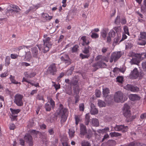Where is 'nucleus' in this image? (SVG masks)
<instances>
[{"label": "nucleus", "instance_id": "obj_1", "mask_svg": "<svg viewBox=\"0 0 146 146\" xmlns=\"http://www.w3.org/2000/svg\"><path fill=\"white\" fill-rule=\"evenodd\" d=\"M50 38L49 37H47L46 38L43 39V44L38 45L37 47L40 50H42L44 51V53H45L49 50V49L51 47V44L50 43Z\"/></svg>", "mask_w": 146, "mask_h": 146}, {"label": "nucleus", "instance_id": "obj_2", "mask_svg": "<svg viewBox=\"0 0 146 146\" xmlns=\"http://www.w3.org/2000/svg\"><path fill=\"white\" fill-rule=\"evenodd\" d=\"M60 111L58 112V115L60 117L61 123L62 124L67 119V109L63 107V106L60 104Z\"/></svg>", "mask_w": 146, "mask_h": 146}, {"label": "nucleus", "instance_id": "obj_3", "mask_svg": "<svg viewBox=\"0 0 146 146\" xmlns=\"http://www.w3.org/2000/svg\"><path fill=\"white\" fill-rule=\"evenodd\" d=\"M23 96L22 95L19 94H16L15 96L14 102L18 106H22L23 104Z\"/></svg>", "mask_w": 146, "mask_h": 146}, {"label": "nucleus", "instance_id": "obj_4", "mask_svg": "<svg viewBox=\"0 0 146 146\" xmlns=\"http://www.w3.org/2000/svg\"><path fill=\"white\" fill-rule=\"evenodd\" d=\"M123 94L122 92L118 91L115 94L114 96V101L117 102H122L123 101Z\"/></svg>", "mask_w": 146, "mask_h": 146}, {"label": "nucleus", "instance_id": "obj_5", "mask_svg": "<svg viewBox=\"0 0 146 146\" xmlns=\"http://www.w3.org/2000/svg\"><path fill=\"white\" fill-rule=\"evenodd\" d=\"M114 129L116 131H121L122 132L125 133L127 131L129 127L128 126H125L124 125H116Z\"/></svg>", "mask_w": 146, "mask_h": 146}, {"label": "nucleus", "instance_id": "obj_6", "mask_svg": "<svg viewBox=\"0 0 146 146\" xmlns=\"http://www.w3.org/2000/svg\"><path fill=\"white\" fill-rule=\"evenodd\" d=\"M121 56L120 52H113L111 55V58L110 61L111 63L113 62V60L115 62H116Z\"/></svg>", "mask_w": 146, "mask_h": 146}, {"label": "nucleus", "instance_id": "obj_7", "mask_svg": "<svg viewBox=\"0 0 146 146\" xmlns=\"http://www.w3.org/2000/svg\"><path fill=\"white\" fill-rule=\"evenodd\" d=\"M130 107L127 104H125L123 106V114L126 118L128 117L130 114Z\"/></svg>", "mask_w": 146, "mask_h": 146}, {"label": "nucleus", "instance_id": "obj_8", "mask_svg": "<svg viewBox=\"0 0 146 146\" xmlns=\"http://www.w3.org/2000/svg\"><path fill=\"white\" fill-rule=\"evenodd\" d=\"M61 58L62 61L67 66L71 64V62L68 55L65 54H61Z\"/></svg>", "mask_w": 146, "mask_h": 146}, {"label": "nucleus", "instance_id": "obj_9", "mask_svg": "<svg viewBox=\"0 0 146 146\" xmlns=\"http://www.w3.org/2000/svg\"><path fill=\"white\" fill-rule=\"evenodd\" d=\"M124 88L128 90L134 92H137L139 90L138 87L131 84H127L125 87Z\"/></svg>", "mask_w": 146, "mask_h": 146}, {"label": "nucleus", "instance_id": "obj_10", "mask_svg": "<svg viewBox=\"0 0 146 146\" xmlns=\"http://www.w3.org/2000/svg\"><path fill=\"white\" fill-rule=\"evenodd\" d=\"M57 71L56 66L55 64L50 65L47 70L48 73L52 75H54Z\"/></svg>", "mask_w": 146, "mask_h": 146}, {"label": "nucleus", "instance_id": "obj_11", "mask_svg": "<svg viewBox=\"0 0 146 146\" xmlns=\"http://www.w3.org/2000/svg\"><path fill=\"white\" fill-rule=\"evenodd\" d=\"M25 141L27 143L29 146L33 145V139L31 136L29 134L26 135L24 137Z\"/></svg>", "mask_w": 146, "mask_h": 146}, {"label": "nucleus", "instance_id": "obj_12", "mask_svg": "<svg viewBox=\"0 0 146 146\" xmlns=\"http://www.w3.org/2000/svg\"><path fill=\"white\" fill-rule=\"evenodd\" d=\"M54 106V102L51 99L49 102L46 104L45 105V108L46 111H49L51 110V107L53 108Z\"/></svg>", "mask_w": 146, "mask_h": 146}, {"label": "nucleus", "instance_id": "obj_13", "mask_svg": "<svg viewBox=\"0 0 146 146\" xmlns=\"http://www.w3.org/2000/svg\"><path fill=\"white\" fill-rule=\"evenodd\" d=\"M38 47H34L31 48V51L33 57L36 58H38L39 60L40 57L38 56Z\"/></svg>", "mask_w": 146, "mask_h": 146}, {"label": "nucleus", "instance_id": "obj_14", "mask_svg": "<svg viewBox=\"0 0 146 146\" xmlns=\"http://www.w3.org/2000/svg\"><path fill=\"white\" fill-rule=\"evenodd\" d=\"M116 144V141L113 140H109L107 143L102 144L101 146H115Z\"/></svg>", "mask_w": 146, "mask_h": 146}, {"label": "nucleus", "instance_id": "obj_15", "mask_svg": "<svg viewBox=\"0 0 146 146\" xmlns=\"http://www.w3.org/2000/svg\"><path fill=\"white\" fill-rule=\"evenodd\" d=\"M129 97L131 100L133 101L139 100L141 98L139 96L136 94H131Z\"/></svg>", "mask_w": 146, "mask_h": 146}, {"label": "nucleus", "instance_id": "obj_16", "mask_svg": "<svg viewBox=\"0 0 146 146\" xmlns=\"http://www.w3.org/2000/svg\"><path fill=\"white\" fill-rule=\"evenodd\" d=\"M11 7L13 8V9L8 10L7 12L9 13H12L13 12L18 13L21 10L19 7L17 6L12 5V6H11Z\"/></svg>", "mask_w": 146, "mask_h": 146}, {"label": "nucleus", "instance_id": "obj_17", "mask_svg": "<svg viewBox=\"0 0 146 146\" xmlns=\"http://www.w3.org/2000/svg\"><path fill=\"white\" fill-rule=\"evenodd\" d=\"M91 110L90 113L92 115H95L98 113V111L97 109L96 108L94 105L91 103L90 105Z\"/></svg>", "mask_w": 146, "mask_h": 146}, {"label": "nucleus", "instance_id": "obj_18", "mask_svg": "<svg viewBox=\"0 0 146 146\" xmlns=\"http://www.w3.org/2000/svg\"><path fill=\"white\" fill-rule=\"evenodd\" d=\"M80 134L84 135L87 133V129L86 126L83 124H81L80 127Z\"/></svg>", "mask_w": 146, "mask_h": 146}, {"label": "nucleus", "instance_id": "obj_19", "mask_svg": "<svg viewBox=\"0 0 146 146\" xmlns=\"http://www.w3.org/2000/svg\"><path fill=\"white\" fill-rule=\"evenodd\" d=\"M90 124L93 126L98 127L99 125V122L97 119L93 118L92 119Z\"/></svg>", "mask_w": 146, "mask_h": 146}, {"label": "nucleus", "instance_id": "obj_20", "mask_svg": "<svg viewBox=\"0 0 146 146\" xmlns=\"http://www.w3.org/2000/svg\"><path fill=\"white\" fill-rule=\"evenodd\" d=\"M130 75L134 78H136L138 77L139 76V73L138 72L137 69L136 68H135L131 72Z\"/></svg>", "mask_w": 146, "mask_h": 146}, {"label": "nucleus", "instance_id": "obj_21", "mask_svg": "<svg viewBox=\"0 0 146 146\" xmlns=\"http://www.w3.org/2000/svg\"><path fill=\"white\" fill-rule=\"evenodd\" d=\"M102 61L101 60L93 64V66L95 67L94 70V71H96L99 68H102Z\"/></svg>", "mask_w": 146, "mask_h": 146}, {"label": "nucleus", "instance_id": "obj_22", "mask_svg": "<svg viewBox=\"0 0 146 146\" xmlns=\"http://www.w3.org/2000/svg\"><path fill=\"white\" fill-rule=\"evenodd\" d=\"M133 64L137 65H139V64L140 62V61L139 58L137 57L136 56H135L133 57V58L131 60Z\"/></svg>", "mask_w": 146, "mask_h": 146}, {"label": "nucleus", "instance_id": "obj_23", "mask_svg": "<svg viewBox=\"0 0 146 146\" xmlns=\"http://www.w3.org/2000/svg\"><path fill=\"white\" fill-rule=\"evenodd\" d=\"M90 116L89 113H88L85 115L84 123L86 125H88L89 124Z\"/></svg>", "mask_w": 146, "mask_h": 146}, {"label": "nucleus", "instance_id": "obj_24", "mask_svg": "<svg viewBox=\"0 0 146 146\" xmlns=\"http://www.w3.org/2000/svg\"><path fill=\"white\" fill-rule=\"evenodd\" d=\"M81 39L83 41V43L82 44V45L84 46L85 45H88L90 43L89 41L87 39L86 36H83L81 38Z\"/></svg>", "mask_w": 146, "mask_h": 146}, {"label": "nucleus", "instance_id": "obj_25", "mask_svg": "<svg viewBox=\"0 0 146 146\" xmlns=\"http://www.w3.org/2000/svg\"><path fill=\"white\" fill-rule=\"evenodd\" d=\"M24 75L27 78H31L32 77H34L36 75L35 72H33L31 73H28V72H26L24 73Z\"/></svg>", "mask_w": 146, "mask_h": 146}, {"label": "nucleus", "instance_id": "obj_26", "mask_svg": "<svg viewBox=\"0 0 146 146\" xmlns=\"http://www.w3.org/2000/svg\"><path fill=\"white\" fill-rule=\"evenodd\" d=\"M105 100L108 104H111L113 100V98L110 96H107L105 97Z\"/></svg>", "mask_w": 146, "mask_h": 146}, {"label": "nucleus", "instance_id": "obj_27", "mask_svg": "<svg viewBox=\"0 0 146 146\" xmlns=\"http://www.w3.org/2000/svg\"><path fill=\"white\" fill-rule=\"evenodd\" d=\"M76 78H74L70 82L69 85L71 86L76 85L77 84L78 81L75 80Z\"/></svg>", "mask_w": 146, "mask_h": 146}, {"label": "nucleus", "instance_id": "obj_28", "mask_svg": "<svg viewBox=\"0 0 146 146\" xmlns=\"http://www.w3.org/2000/svg\"><path fill=\"white\" fill-rule=\"evenodd\" d=\"M92 50V48L89 46L86 47L83 51V52L85 54H90V50Z\"/></svg>", "mask_w": 146, "mask_h": 146}, {"label": "nucleus", "instance_id": "obj_29", "mask_svg": "<svg viewBox=\"0 0 146 146\" xmlns=\"http://www.w3.org/2000/svg\"><path fill=\"white\" fill-rule=\"evenodd\" d=\"M25 57L26 60L28 61H29L30 60L32 57L30 52L28 51L26 52Z\"/></svg>", "mask_w": 146, "mask_h": 146}, {"label": "nucleus", "instance_id": "obj_30", "mask_svg": "<svg viewBox=\"0 0 146 146\" xmlns=\"http://www.w3.org/2000/svg\"><path fill=\"white\" fill-rule=\"evenodd\" d=\"M110 135L111 137H117L118 136H121L122 135L121 133L115 132H113L110 133Z\"/></svg>", "mask_w": 146, "mask_h": 146}, {"label": "nucleus", "instance_id": "obj_31", "mask_svg": "<svg viewBox=\"0 0 146 146\" xmlns=\"http://www.w3.org/2000/svg\"><path fill=\"white\" fill-rule=\"evenodd\" d=\"M138 40L137 44L139 45L144 46L146 44V40H143L140 38H139Z\"/></svg>", "mask_w": 146, "mask_h": 146}, {"label": "nucleus", "instance_id": "obj_32", "mask_svg": "<svg viewBox=\"0 0 146 146\" xmlns=\"http://www.w3.org/2000/svg\"><path fill=\"white\" fill-rule=\"evenodd\" d=\"M87 134L86 135V138L89 139L92 136V133L91 129L88 130V132L86 133Z\"/></svg>", "mask_w": 146, "mask_h": 146}, {"label": "nucleus", "instance_id": "obj_33", "mask_svg": "<svg viewBox=\"0 0 146 146\" xmlns=\"http://www.w3.org/2000/svg\"><path fill=\"white\" fill-rule=\"evenodd\" d=\"M109 93V90L108 88H105L103 89V93L104 97H106L108 95V94Z\"/></svg>", "mask_w": 146, "mask_h": 146}, {"label": "nucleus", "instance_id": "obj_34", "mask_svg": "<svg viewBox=\"0 0 146 146\" xmlns=\"http://www.w3.org/2000/svg\"><path fill=\"white\" fill-rule=\"evenodd\" d=\"M10 110L12 115H13L17 114L21 111L19 109L14 110L11 108H10Z\"/></svg>", "mask_w": 146, "mask_h": 146}, {"label": "nucleus", "instance_id": "obj_35", "mask_svg": "<svg viewBox=\"0 0 146 146\" xmlns=\"http://www.w3.org/2000/svg\"><path fill=\"white\" fill-rule=\"evenodd\" d=\"M81 146H91V144L89 142L84 140L81 142Z\"/></svg>", "mask_w": 146, "mask_h": 146}, {"label": "nucleus", "instance_id": "obj_36", "mask_svg": "<svg viewBox=\"0 0 146 146\" xmlns=\"http://www.w3.org/2000/svg\"><path fill=\"white\" fill-rule=\"evenodd\" d=\"M98 106L100 107H105L106 106V103L101 100H99L98 103Z\"/></svg>", "mask_w": 146, "mask_h": 146}, {"label": "nucleus", "instance_id": "obj_37", "mask_svg": "<svg viewBox=\"0 0 146 146\" xmlns=\"http://www.w3.org/2000/svg\"><path fill=\"white\" fill-rule=\"evenodd\" d=\"M120 17L119 16H117V17L115 18L114 23L115 24L117 25H119L120 23Z\"/></svg>", "mask_w": 146, "mask_h": 146}, {"label": "nucleus", "instance_id": "obj_38", "mask_svg": "<svg viewBox=\"0 0 146 146\" xmlns=\"http://www.w3.org/2000/svg\"><path fill=\"white\" fill-rule=\"evenodd\" d=\"M140 35L141 38L146 39V32H141Z\"/></svg>", "mask_w": 146, "mask_h": 146}, {"label": "nucleus", "instance_id": "obj_39", "mask_svg": "<svg viewBox=\"0 0 146 146\" xmlns=\"http://www.w3.org/2000/svg\"><path fill=\"white\" fill-rule=\"evenodd\" d=\"M15 77L14 76H13L12 75H11L10 79L11 80V82L13 83L14 84H17L18 83V82H17L15 79Z\"/></svg>", "mask_w": 146, "mask_h": 146}, {"label": "nucleus", "instance_id": "obj_40", "mask_svg": "<svg viewBox=\"0 0 146 146\" xmlns=\"http://www.w3.org/2000/svg\"><path fill=\"white\" fill-rule=\"evenodd\" d=\"M116 79L117 81L120 83H122L123 81V78L122 76H118Z\"/></svg>", "mask_w": 146, "mask_h": 146}, {"label": "nucleus", "instance_id": "obj_41", "mask_svg": "<svg viewBox=\"0 0 146 146\" xmlns=\"http://www.w3.org/2000/svg\"><path fill=\"white\" fill-rule=\"evenodd\" d=\"M109 35L112 38H114L115 36V33L113 30H111L109 33Z\"/></svg>", "mask_w": 146, "mask_h": 146}, {"label": "nucleus", "instance_id": "obj_42", "mask_svg": "<svg viewBox=\"0 0 146 146\" xmlns=\"http://www.w3.org/2000/svg\"><path fill=\"white\" fill-rule=\"evenodd\" d=\"M10 58L9 56H7L6 58L5 61V65L6 66H8L10 64Z\"/></svg>", "mask_w": 146, "mask_h": 146}, {"label": "nucleus", "instance_id": "obj_43", "mask_svg": "<svg viewBox=\"0 0 146 146\" xmlns=\"http://www.w3.org/2000/svg\"><path fill=\"white\" fill-rule=\"evenodd\" d=\"M113 72H120L123 73L124 71L123 70H122L121 69H120L118 68L115 67L114 68Z\"/></svg>", "mask_w": 146, "mask_h": 146}, {"label": "nucleus", "instance_id": "obj_44", "mask_svg": "<svg viewBox=\"0 0 146 146\" xmlns=\"http://www.w3.org/2000/svg\"><path fill=\"white\" fill-rule=\"evenodd\" d=\"M121 38V36H117L116 37L114 38V39L113 42L117 44L118 43L120 39Z\"/></svg>", "mask_w": 146, "mask_h": 146}, {"label": "nucleus", "instance_id": "obj_45", "mask_svg": "<svg viewBox=\"0 0 146 146\" xmlns=\"http://www.w3.org/2000/svg\"><path fill=\"white\" fill-rule=\"evenodd\" d=\"M136 117V115L131 116V114L129 115V116L128 117H127V118L128 119V121H131L133 119H135Z\"/></svg>", "mask_w": 146, "mask_h": 146}, {"label": "nucleus", "instance_id": "obj_46", "mask_svg": "<svg viewBox=\"0 0 146 146\" xmlns=\"http://www.w3.org/2000/svg\"><path fill=\"white\" fill-rule=\"evenodd\" d=\"M101 36L104 39H106V36L107 33L106 30H103L101 32Z\"/></svg>", "mask_w": 146, "mask_h": 146}, {"label": "nucleus", "instance_id": "obj_47", "mask_svg": "<svg viewBox=\"0 0 146 146\" xmlns=\"http://www.w3.org/2000/svg\"><path fill=\"white\" fill-rule=\"evenodd\" d=\"M133 46V44L131 42H128L126 44L125 48L126 49L130 48Z\"/></svg>", "mask_w": 146, "mask_h": 146}, {"label": "nucleus", "instance_id": "obj_48", "mask_svg": "<svg viewBox=\"0 0 146 146\" xmlns=\"http://www.w3.org/2000/svg\"><path fill=\"white\" fill-rule=\"evenodd\" d=\"M36 99L38 100H43V102L44 101V100L43 98V96L41 95L40 94H39L37 95V96Z\"/></svg>", "mask_w": 146, "mask_h": 146}, {"label": "nucleus", "instance_id": "obj_49", "mask_svg": "<svg viewBox=\"0 0 146 146\" xmlns=\"http://www.w3.org/2000/svg\"><path fill=\"white\" fill-rule=\"evenodd\" d=\"M86 55H84L82 54H81L80 55V56L82 59L88 58L90 56V54H86Z\"/></svg>", "mask_w": 146, "mask_h": 146}, {"label": "nucleus", "instance_id": "obj_50", "mask_svg": "<svg viewBox=\"0 0 146 146\" xmlns=\"http://www.w3.org/2000/svg\"><path fill=\"white\" fill-rule=\"evenodd\" d=\"M113 29L117 33L121 32V28L120 27H115L113 28Z\"/></svg>", "mask_w": 146, "mask_h": 146}, {"label": "nucleus", "instance_id": "obj_51", "mask_svg": "<svg viewBox=\"0 0 146 146\" xmlns=\"http://www.w3.org/2000/svg\"><path fill=\"white\" fill-rule=\"evenodd\" d=\"M79 110L80 111H83L84 109V105L83 103H81L79 105Z\"/></svg>", "mask_w": 146, "mask_h": 146}, {"label": "nucleus", "instance_id": "obj_52", "mask_svg": "<svg viewBox=\"0 0 146 146\" xmlns=\"http://www.w3.org/2000/svg\"><path fill=\"white\" fill-rule=\"evenodd\" d=\"M91 36L92 38H98L99 35L98 34L94 33H92L91 35Z\"/></svg>", "mask_w": 146, "mask_h": 146}, {"label": "nucleus", "instance_id": "obj_53", "mask_svg": "<svg viewBox=\"0 0 146 146\" xmlns=\"http://www.w3.org/2000/svg\"><path fill=\"white\" fill-rule=\"evenodd\" d=\"M38 7V5H33L32 7H30V9H29L28 10L27 12L28 13L31 10H33L35 8L37 9Z\"/></svg>", "mask_w": 146, "mask_h": 146}, {"label": "nucleus", "instance_id": "obj_54", "mask_svg": "<svg viewBox=\"0 0 146 146\" xmlns=\"http://www.w3.org/2000/svg\"><path fill=\"white\" fill-rule=\"evenodd\" d=\"M123 30L125 34H127L128 35H129V32L128 29L127 27L125 26L123 28Z\"/></svg>", "mask_w": 146, "mask_h": 146}, {"label": "nucleus", "instance_id": "obj_55", "mask_svg": "<svg viewBox=\"0 0 146 146\" xmlns=\"http://www.w3.org/2000/svg\"><path fill=\"white\" fill-rule=\"evenodd\" d=\"M78 45H76L74 46L72 49V52H75L77 51L78 48Z\"/></svg>", "mask_w": 146, "mask_h": 146}, {"label": "nucleus", "instance_id": "obj_56", "mask_svg": "<svg viewBox=\"0 0 146 146\" xmlns=\"http://www.w3.org/2000/svg\"><path fill=\"white\" fill-rule=\"evenodd\" d=\"M142 68L143 70L146 71V61L143 62L142 64Z\"/></svg>", "mask_w": 146, "mask_h": 146}, {"label": "nucleus", "instance_id": "obj_57", "mask_svg": "<svg viewBox=\"0 0 146 146\" xmlns=\"http://www.w3.org/2000/svg\"><path fill=\"white\" fill-rule=\"evenodd\" d=\"M48 132L50 135H53L54 134V131L52 128H49L48 130Z\"/></svg>", "mask_w": 146, "mask_h": 146}, {"label": "nucleus", "instance_id": "obj_58", "mask_svg": "<svg viewBox=\"0 0 146 146\" xmlns=\"http://www.w3.org/2000/svg\"><path fill=\"white\" fill-rule=\"evenodd\" d=\"M74 133L75 131L74 130H71L70 129L69 132V134L70 137H73L74 136Z\"/></svg>", "mask_w": 146, "mask_h": 146}, {"label": "nucleus", "instance_id": "obj_59", "mask_svg": "<svg viewBox=\"0 0 146 146\" xmlns=\"http://www.w3.org/2000/svg\"><path fill=\"white\" fill-rule=\"evenodd\" d=\"M95 94L97 97H99L101 94V92L99 90H96V91Z\"/></svg>", "mask_w": 146, "mask_h": 146}, {"label": "nucleus", "instance_id": "obj_60", "mask_svg": "<svg viewBox=\"0 0 146 146\" xmlns=\"http://www.w3.org/2000/svg\"><path fill=\"white\" fill-rule=\"evenodd\" d=\"M53 86L56 90H57L60 88V85L59 84H54Z\"/></svg>", "mask_w": 146, "mask_h": 146}, {"label": "nucleus", "instance_id": "obj_61", "mask_svg": "<svg viewBox=\"0 0 146 146\" xmlns=\"http://www.w3.org/2000/svg\"><path fill=\"white\" fill-rule=\"evenodd\" d=\"M120 23L122 25H124L126 23V21L125 19L123 18L120 21Z\"/></svg>", "mask_w": 146, "mask_h": 146}, {"label": "nucleus", "instance_id": "obj_62", "mask_svg": "<svg viewBox=\"0 0 146 146\" xmlns=\"http://www.w3.org/2000/svg\"><path fill=\"white\" fill-rule=\"evenodd\" d=\"M126 34H123L122 35V37L121 39L119 41V42H121L122 41L126 39L127 37V36L125 35Z\"/></svg>", "mask_w": 146, "mask_h": 146}, {"label": "nucleus", "instance_id": "obj_63", "mask_svg": "<svg viewBox=\"0 0 146 146\" xmlns=\"http://www.w3.org/2000/svg\"><path fill=\"white\" fill-rule=\"evenodd\" d=\"M136 145V142H132L130 143L127 144V146H134Z\"/></svg>", "mask_w": 146, "mask_h": 146}, {"label": "nucleus", "instance_id": "obj_64", "mask_svg": "<svg viewBox=\"0 0 146 146\" xmlns=\"http://www.w3.org/2000/svg\"><path fill=\"white\" fill-rule=\"evenodd\" d=\"M140 118L142 119H143L146 118V112L141 114L140 116Z\"/></svg>", "mask_w": 146, "mask_h": 146}]
</instances>
